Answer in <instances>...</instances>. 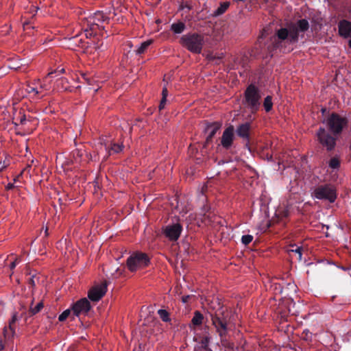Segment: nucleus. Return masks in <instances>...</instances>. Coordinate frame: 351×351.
Returning <instances> with one entry per match:
<instances>
[{
	"mask_svg": "<svg viewBox=\"0 0 351 351\" xmlns=\"http://www.w3.org/2000/svg\"><path fill=\"white\" fill-rule=\"evenodd\" d=\"M186 29V25L182 21H179L171 25L170 29L176 34H182Z\"/></svg>",
	"mask_w": 351,
	"mask_h": 351,
	"instance_id": "6ab92c4d",
	"label": "nucleus"
},
{
	"mask_svg": "<svg viewBox=\"0 0 351 351\" xmlns=\"http://www.w3.org/2000/svg\"><path fill=\"white\" fill-rule=\"evenodd\" d=\"M123 148L122 144L112 143L110 147L106 146V149L108 151L109 154L120 153Z\"/></svg>",
	"mask_w": 351,
	"mask_h": 351,
	"instance_id": "5701e85b",
	"label": "nucleus"
},
{
	"mask_svg": "<svg viewBox=\"0 0 351 351\" xmlns=\"http://www.w3.org/2000/svg\"><path fill=\"white\" fill-rule=\"evenodd\" d=\"M326 111V108H322V113H323V114H324Z\"/></svg>",
	"mask_w": 351,
	"mask_h": 351,
	"instance_id": "3c124183",
	"label": "nucleus"
},
{
	"mask_svg": "<svg viewBox=\"0 0 351 351\" xmlns=\"http://www.w3.org/2000/svg\"><path fill=\"white\" fill-rule=\"evenodd\" d=\"M234 126H228L223 132L221 144L223 148L228 149L232 145L234 139Z\"/></svg>",
	"mask_w": 351,
	"mask_h": 351,
	"instance_id": "ddd939ff",
	"label": "nucleus"
},
{
	"mask_svg": "<svg viewBox=\"0 0 351 351\" xmlns=\"http://www.w3.org/2000/svg\"><path fill=\"white\" fill-rule=\"evenodd\" d=\"M16 313L13 314L12 319L9 322V326L3 328V334L5 339H10V337H13L15 334V326L14 324L17 321Z\"/></svg>",
	"mask_w": 351,
	"mask_h": 351,
	"instance_id": "f3484780",
	"label": "nucleus"
},
{
	"mask_svg": "<svg viewBox=\"0 0 351 351\" xmlns=\"http://www.w3.org/2000/svg\"><path fill=\"white\" fill-rule=\"evenodd\" d=\"M180 44L193 53L199 54L204 45V36L197 32H189L180 39Z\"/></svg>",
	"mask_w": 351,
	"mask_h": 351,
	"instance_id": "20e7f679",
	"label": "nucleus"
},
{
	"mask_svg": "<svg viewBox=\"0 0 351 351\" xmlns=\"http://www.w3.org/2000/svg\"><path fill=\"white\" fill-rule=\"evenodd\" d=\"M5 348V345L2 340H0V351H2Z\"/></svg>",
	"mask_w": 351,
	"mask_h": 351,
	"instance_id": "09e8293b",
	"label": "nucleus"
},
{
	"mask_svg": "<svg viewBox=\"0 0 351 351\" xmlns=\"http://www.w3.org/2000/svg\"><path fill=\"white\" fill-rule=\"evenodd\" d=\"M28 283L29 285H30L32 287H34L35 286V282H34V276L29 278V280H28Z\"/></svg>",
	"mask_w": 351,
	"mask_h": 351,
	"instance_id": "49530a36",
	"label": "nucleus"
},
{
	"mask_svg": "<svg viewBox=\"0 0 351 351\" xmlns=\"http://www.w3.org/2000/svg\"><path fill=\"white\" fill-rule=\"evenodd\" d=\"M27 91L29 93H35L36 95L38 94V91L37 90V89L30 86H27Z\"/></svg>",
	"mask_w": 351,
	"mask_h": 351,
	"instance_id": "58836bf2",
	"label": "nucleus"
},
{
	"mask_svg": "<svg viewBox=\"0 0 351 351\" xmlns=\"http://www.w3.org/2000/svg\"><path fill=\"white\" fill-rule=\"evenodd\" d=\"M26 122V117L25 114H22L19 118V123L21 125H24Z\"/></svg>",
	"mask_w": 351,
	"mask_h": 351,
	"instance_id": "37998d69",
	"label": "nucleus"
},
{
	"mask_svg": "<svg viewBox=\"0 0 351 351\" xmlns=\"http://www.w3.org/2000/svg\"><path fill=\"white\" fill-rule=\"evenodd\" d=\"M84 28L85 34L87 38L91 37L93 36L97 35V26H94V25H88L86 23H84Z\"/></svg>",
	"mask_w": 351,
	"mask_h": 351,
	"instance_id": "412c9836",
	"label": "nucleus"
},
{
	"mask_svg": "<svg viewBox=\"0 0 351 351\" xmlns=\"http://www.w3.org/2000/svg\"><path fill=\"white\" fill-rule=\"evenodd\" d=\"M167 95H168L167 88L166 87H164L162 88V98L167 99Z\"/></svg>",
	"mask_w": 351,
	"mask_h": 351,
	"instance_id": "c03bdc74",
	"label": "nucleus"
},
{
	"mask_svg": "<svg viewBox=\"0 0 351 351\" xmlns=\"http://www.w3.org/2000/svg\"><path fill=\"white\" fill-rule=\"evenodd\" d=\"M16 313L13 314L12 319L9 322V326L3 328V334L5 339H10V337H13L15 334V326L14 324L17 321Z\"/></svg>",
	"mask_w": 351,
	"mask_h": 351,
	"instance_id": "a211bd4d",
	"label": "nucleus"
},
{
	"mask_svg": "<svg viewBox=\"0 0 351 351\" xmlns=\"http://www.w3.org/2000/svg\"><path fill=\"white\" fill-rule=\"evenodd\" d=\"M64 72V69H61L60 70H56L55 71H52L48 73L47 76L49 77H53V75L54 73H63Z\"/></svg>",
	"mask_w": 351,
	"mask_h": 351,
	"instance_id": "4c0bfd02",
	"label": "nucleus"
},
{
	"mask_svg": "<svg viewBox=\"0 0 351 351\" xmlns=\"http://www.w3.org/2000/svg\"><path fill=\"white\" fill-rule=\"evenodd\" d=\"M73 315L80 317V315H86L91 308L89 300L86 298H82L73 303L71 306Z\"/></svg>",
	"mask_w": 351,
	"mask_h": 351,
	"instance_id": "1a4fd4ad",
	"label": "nucleus"
},
{
	"mask_svg": "<svg viewBox=\"0 0 351 351\" xmlns=\"http://www.w3.org/2000/svg\"><path fill=\"white\" fill-rule=\"evenodd\" d=\"M14 188V184H12V183H9L8 184V185L5 186V189L6 190H11L12 189Z\"/></svg>",
	"mask_w": 351,
	"mask_h": 351,
	"instance_id": "de8ad7c7",
	"label": "nucleus"
},
{
	"mask_svg": "<svg viewBox=\"0 0 351 351\" xmlns=\"http://www.w3.org/2000/svg\"><path fill=\"white\" fill-rule=\"evenodd\" d=\"M24 25V27H25V26L29 25V23H24V25Z\"/></svg>",
	"mask_w": 351,
	"mask_h": 351,
	"instance_id": "603ef678",
	"label": "nucleus"
},
{
	"mask_svg": "<svg viewBox=\"0 0 351 351\" xmlns=\"http://www.w3.org/2000/svg\"><path fill=\"white\" fill-rule=\"evenodd\" d=\"M13 123H14L15 125H19V123H16V122H13Z\"/></svg>",
	"mask_w": 351,
	"mask_h": 351,
	"instance_id": "5fc2aeb1",
	"label": "nucleus"
},
{
	"mask_svg": "<svg viewBox=\"0 0 351 351\" xmlns=\"http://www.w3.org/2000/svg\"><path fill=\"white\" fill-rule=\"evenodd\" d=\"M162 230L163 234L169 241H176L182 232V226L179 222L173 223L164 227Z\"/></svg>",
	"mask_w": 351,
	"mask_h": 351,
	"instance_id": "6e6552de",
	"label": "nucleus"
},
{
	"mask_svg": "<svg viewBox=\"0 0 351 351\" xmlns=\"http://www.w3.org/2000/svg\"><path fill=\"white\" fill-rule=\"evenodd\" d=\"M166 101H167V99H165V98H162L161 99V101H160V105H159V110H162L165 108Z\"/></svg>",
	"mask_w": 351,
	"mask_h": 351,
	"instance_id": "a19ab883",
	"label": "nucleus"
},
{
	"mask_svg": "<svg viewBox=\"0 0 351 351\" xmlns=\"http://www.w3.org/2000/svg\"><path fill=\"white\" fill-rule=\"evenodd\" d=\"M339 34L345 38H351V22L341 20L338 24Z\"/></svg>",
	"mask_w": 351,
	"mask_h": 351,
	"instance_id": "4468645a",
	"label": "nucleus"
},
{
	"mask_svg": "<svg viewBox=\"0 0 351 351\" xmlns=\"http://www.w3.org/2000/svg\"><path fill=\"white\" fill-rule=\"evenodd\" d=\"M209 342H210V337L208 336L203 337L199 341L200 346H195V350H203L205 351H212L209 348Z\"/></svg>",
	"mask_w": 351,
	"mask_h": 351,
	"instance_id": "aec40b11",
	"label": "nucleus"
},
{
	"mask_svg": "<svg viewBox=\"0 0 351 351\" xmlns=\"http://www.w3.org/2000/svg\"><path fill=\"white\" fill-rule=\"evenodd\" d=\"M161 320L164 322H170V314L165 309H159L157 312Z\"/></svg>",
	"mask_w": 351,
	"mask_h": 351,
	"instance_id": "a878e982",
	"label": "nucleus"
},
{
	"mask_svg": "<svg viewBox=\"0 0 351 351\" xmlns=\"http://www.w3.org/2000/svg\"><path fill=\"white\" fill-rule=\"evenodd\" d=\"M312 196L319 200L334 203L337 198V188L331 183L319 184L314 189Z\"/></svg>",
	"mask_w": 351,
	"mask_h": 351,
	"instance_id": "423d86ee",
	"label": "nucleus"
},
{
	"mask_svg": "<svg viewBox=\"0 0 351 351\" xmlns=\"http://www.w3.org/2000/svg\"><path fill=\"white\" fill-rule=\"evenodd\" d=\"M302 337L306 341L311 340L312 337V333L310 332L308 330H304L302 333Z\"/></svg>",
	"mask_w": 351,
	"mask_h": 351,
	"instance_id": "f704fd0d",
	"label": "nucleus"
},
{
	"mask_svg": "<svg viewBox=\"0 0 351 351\" xmlns=\"http://www.w3.org/2000/svg\"><path fill=\"white\" fill-rule=\"evenodd\" d=\"M229 5V2L221 3L220 5L214 11L213 16H218L223 14L228 10Z\"/></svg>",
	"mask_w": 351,
	"mask_h": 351,
	"instance_id": "b1692460",
	"label": "nucleus"
},
{
	"mask_svg": "<svg viewBox=\"0 0 351 351\" xmlns=\"http://www.w3.org/2000/svg\"><path fill=\"white\" fill-rule=\"evenodd\" d=\"M221 124L219 122L207 123L206 127L204 129V132L208 133L204 144V148H206L210 143H212L213 138L216 134L217 132L220 129Z\"/></svg>",
	"mask_w": 351,
	"mask_h": 351,
	"instance_id": "9b49d317",
	"label": "nucleus"
},
{
	"mask_svg": "<svg viewBox=\"0 0 351 351\" xmlns=\"http://www.w3.org/2000/svg\"><path fill=\"white\" fill-rule=\"evenodd\" d=\"M72 317V319H74V317L75 316L73 315L72 313V307L71 308H68L65 311H64L58 317V320L60 322H64L69 317Z\"/></svg>",
	"mask_w": 351,
	"mask_h": 351,
	"instance_id": "bb28decb",
	"label": "nucleus"
},
{
	"mask_svg": "<svg viewBox=\"0 0 351 351\" xmlns=\"http://www.w3.org/2000/svg\"><path fill=\"white\" fill-rule=\"evenodd\" d=\"M107 291V283L103 282L99 285L92 287L88 293V298L93 302H98Z\"/></svg>",
	"mask_w": 351,
	"mask_h": 351,
	"instance_id": "9d476101",
	"label": "nucleus"
},
{
	"mask_svg": "<svg viewBox=\"0 0 351 351\" xmlns=\"http://www.w3.org/2000/svg\"><path fill=\"white\" fill-rule=\"evenodd\" d=\"M185 8H187L188 10H191V7L187 3H182L180 5V9L184 10Z\"/></svg>",
	"mask_w": 351,
	"mask_h": 351,
	"instance_id": "a18cd8bd",
	"label": "nucleus"
},
{
	"mask_svg": "<svg viewBox=\"0 0 351 351\" xmlns=\"http://www.w3.org/2000/svg\"><path fill=\"white\" fill-rule=\"evenodd\" d=\"M16 313L13 314L12 319L9 322V326L3 328V334L5 339H10V337H13L15 334V326L14 324L17 321Z\"/></svg>",
	"mask_w": 351,
	"mask_h": 351,
	"instance_id": "dca6fc26",
	"label": "nucleus"
},
{
	"mask_svg": "<svg viewBox=\"0 0 351 351\" xmlns=\"http://www.w3.org/2000/svg\"><path fill=\"white\" fill-rule=\"evenodd\" d=\"M117 272H119V273H120V274H121V272L120 271V269H117Z\"/></svg>",
	"mask_w": 351,
	"mask_h": 351,
	"instance_id": "864d4df0",
	"label": "nucleus"
},
{
	"mask_svg": "<svg viewBox=\"0 0 351 351\" xmlns=\"http://www.w3.org/2000/svg\"><path fill=\"white\" fill-rule=\"evenodd\" d=\"M152 40H147L141 44V45L136 50V54H143L147 50L148 47L152 43Z\"/></svg>",
	"mask_w": 351,
	"mask_h": 351,
	"instance_id": "393cba45",
	"label": "nucleus"
},
{
	"mask_svg": "<svg viewBox=\"0 0 351 351\" xmlns=\"http://www.w3.org/2000/svg\"><path fill=\"white\" fill-rule=\"evenodd\" d=\"M263 156L267 159L268 161H272L273 160V156H272V154H269V153H265L263 152Z\"/></svg>",
	"mask_w": 351,
	"mask_h": 351,
	"instance_id": "e433bc0d",
	"label": "nucleus"
},
{
	"mask_svg": "<svg viewBox=\"0 0 351 351\" xmlns=\"http://www.w3.org/2000/svg\"><path fill=\"white\" fill-rule=\"evenodd\" d=\"M217 306H211L212 309L209 313L213 326L219 337H222L228 335V331L234 325L233 323L234 315L219 302H217Z\"/></svg>",
	"mask_w": 351,
	"mask_h": 351,
	"instance_id": "7ed1b4c3",
	"label": "nucleus"
},
{
	"mask_svg": "<svg viewBox=\"0 0 351 351\" xmlns=\"http://www.w3.org/2000/svg\"><path fill=\"white\" fill-rule=\"evenodd\" d=\"M263 107L267 112H269L272 110L273 102L271 96L268 95L265 98L263 101Z\"/></svg>",
	"mask_w": 351,
	"mask_h": 351,
	"instance_id": "cd10ccee",
	"label": "nucleus"
},
{
	"mask_svg": "<svg viewBox=\"0 0 351 351\" xmlns=\"http://www.w3.org/2000/svg\"><path fill=\"white\" fill-rule=\"evenodd\" d=\"M204 320V315L198 311L194 312V315L191 319V325L193 326H199L202 325Z\"/></svg>",
	"mask_w": 351,
	"mask_h": 351,
	"instance_id": "4be33fe9",
	"label": "nucleus"
},
{
	"mask_svg": "<svg viewBox=\"0 0 351 351\" xmlns=\"http://www.w3.org/2000/svg\"><path fill=\"white\" fill-rule=\"evenodd\" d=\"M10 164V157L5 156L3 160H0V172L6 169Z\"/></svg>",
	"mask_w": 351,
	"mask_h": 351,
	"instance_id": "7c9ffc66",
	"label": "nucleus"
},
{
	"mask_svg": "<svg viewBox=\"0 0 351 351\" xmlns=\"http://www.w3.org/2000/svg\"><path fill=\"white\" fill-rule=\"evenodd\" d=\"M45 235L47 236L48 235V228H47L46 230H45Z\"/></svg>",
	"mask_w": 351,
	"mask_h": 351,
	"instance_id": "8fccbe9b",
	"label": "nucleus"
},
{
	"mask_svg": "<svg viewBox=\"0 0 351 351\" xmlns=\"http://www.w3.org/2000/svg\"><path fill=\"white\" fill-rule=\"evenodd\" d=\"M261 91L254 84H250L244 92L243 104L250 110V113L255 114L261 107Z\"/></svg>",
	"mask_w": 351,
	"mask_h": 351,
	"instance_id": "39448f33",
	"label": "nucleus"
},
{
	"mask_svg": "<svg viewBox=\"0 0 351 351\" xmlns=\"http://www.w3.org/2000/svg\"><path fill=\"white\" fill-rule=\"evenodd\" d=\"M326 127H320L317 131V141L328 152H332L337 145V141L347 127L348 119L337 112H332L323 121Z\"/></svg>",
	"mask_w": 351,
	"mask_h": 351,
	"instance_id": "f03ea898",
	"label": "nucleus"
},
{
	"mask_svg": "<svg viewBox=\"0 0 351 351\" xmlns=\"http://www.w3.org/2000/svg\"><path fill=\"white\" fill-rule=\"evenodd\" d=\"M43 303L42 302H38L34 307L31 306L29 314L30 315H34L39 313L41 309L43 308Z\"/></svg>",
	"mask_w": 351,
	"mask_h": 351,
	"instance_id": "c756f323",
	"label": "nucleus"
},
{
	"mask_svg": "<svg viewBox=\"0 0 351 351\" xmlns=\"http://www.w3.org/2000/svg\"><path fill=\"white\" fill-rule=\"evenodd\" d=\"M309 28V23L306 19H302L298 20L295 23H291L287 27H281L276 31V35L261 47L260 54L263 58H271L274 53L278 49L285 52L286 45H294L298 43L299 37H304V35H300V33H304Z\"/></svg>",
	"mask_w": 351,
	"mask_h": 351,
	"instance_id": "f257e3e1",
	"label": "nucleus"
},
{
	"mask_svg": "<svg viewBox=\"0 0 351 351\" xmlns=\"http://www.w3.org/2000/svg\"><path fill=\"white\" fill-rule=\"evenodd\" d=\"M278 215L281 218H286L289 216V212L287 208L280 209L278 211Z\"/></svg>",
	"mask_w": 351,
	"mask_h": 351,
	"instance_id": "72a5a7b5",
	"label": "nucleus"
},
{
	"mask_svg": "<svg viewBox=\"0 0 351 351\" xmlns=\"http://www.w3.org/2000/svg\"><path fill=\"white\" fill-rule=\"evenodd\" d=\"M291 251L298 254L299 258L300 259L302 258V247H297L296 249L292 250Z\"/></svg>",
	"mask_w": 351,
	"mask_h": 351,
	"instance_id": "c9c22d12",
	"label": "nucleus"
},
{
	"mask_svg": "<svg viewBox=\"0 0 351 351\" xmlns=\"http://www.w3.org/2000/svg\"><path fill=\"white\" fill-rule=\"evenodd\" d=\"M82 77L88 84H91V83H92L91 79L88 78L85 73H83L82 75Z\"/></svg>",
	"mask_w": 351,
	"mask_h": 351,
	"instance_id": "79ce46f5",
	"label": "nucleus"
},
{
	"mask_svg": "<svg viewBox=\"0 0 351 351\" xmlns=\"http://www.w3.org/2000/svg\"><path fill=\"white\" fill-rule=\"evenodd\" d=\"M20 260L16 258L13 262L11 263L10 265V268L11 270L14 269L16 265L19 263Z\"/></svg>",
	"mask_w": 351,
	"mask_h": 351,
	"instance_id": "ea45409f",
	"label": "nucleus"
},
{
	"mask_svg": "<svg viewBox=\"0 0 351 351\" xmlns=\"http://www.w3.org/2000/svg\"><path fill=\"white\" fill-rule=\"evenodd\" d=\"M227 335H225L222 337H220V339H221V343L222 344L223 346L226 347V348H230V349H232L233 348V343L229 342L227 339Z\"/></svg>",
	"mask_w": 351,
	"mask_h": 351,
	"instance_id": "2f4dec72",
	"label": "nucleus"
},
{
	"mask_svg": "<svg viewBox=\"0 0 351 351\" xmlns=\"http://www.w3.org/2000/svg\"><path fill=\"white\" fill-rule=\"evenodd\" d=\"M328 165L331 169H337L340 167V160L337 156L331 158L329 160Z\"/></svg>",
	"mask_w": 351,
	"mask_h": 351,
	"instance_id": "c85d7f7f",
	"label": "nucleus"
},
{
	"mask_svg": "<svg viewBox=\"0 0 351 351\" xmlns=\"http://www.w3.org/2000/svg\"><path fill=\"white\" fill-rule=\"evenodd\" d=\"M107 22L109 21V18L106 16L102 12L97 11L91 16H89L86 19L85 23H87L88 25H94V26H97V29H104V27H101L99 25V23L101 22Z\"/></svg>",
	"mask_w": 351,
	"mask_h": 351,
	"instance_id": "f8f14e48",
	"label": "nucleus"
},
{
	"mask_svg": "<svg viewBox=\"0 0 351 351\" xmlns=\"http://www.w3.org/2000/svg\"><path fill=\"white\" fill-rule=\"evenodd\" d=\"M253 240V236L250 234H245L243 235L241 237V242L245 245H248Z\"/></svg>",
	"mask_w": 351,
	"mask_h": 351,
	"instance_id": "473e14b6",
	"label": "nucleus"
},
{
	"mask_svg": "<svg viewBox=\"0 0 351 351\" xmlns=\"http://www.w3.org/2000/svg\"><path fill=\"white\" fill-rule=\"evenodd\" d=\"M251 130V123L250 122H245L244 123L240 124L237 130V134L243 138L244 140L249 141L250 140V132Z\"/></svg>",
	"mask_w": 351,
	"mask_h": 351,
	"instance_id": "2eb2a0df",
	"label": "nucleus"
},
{
	"mask_svg": "<svg viewBox=\"0 0 351 351\" xmlns=\"http://www.w3.org/2000/svg\"><path fill=\"white\" fill-rule=\"evenodd\" d=\"M150 263V259L146 253L136 251L128 258L126 266L131 272L147 267Z\"/></svg>",
	"mask_w": 351,
	"mask_h": 351,
	"instance_id": "0eeeda50",
	"label": "nucleus"
}]
</instances>
